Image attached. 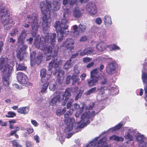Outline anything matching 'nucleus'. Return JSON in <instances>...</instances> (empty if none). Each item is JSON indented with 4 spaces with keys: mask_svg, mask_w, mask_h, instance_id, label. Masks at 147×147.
I'll use <instances>...</instances> for the list:
<instances>
[{
    "mask_svg": "<svg viewBox=\"0 0 147 147\" xmlns=\"http://www.w3.org/2000/svg\"><path fill=\"white\" fill-rule=\"evenodd\" d=\"M3 69V71L2 82L6 86L9 85V77L11 76L13 71V67L8 63H6V58L3 57L0 58V70Z\"/></svg>",
    "mask_w": 147,
    "mask_h": 147,
    "instance_id": "nucleus-1",
    "label": "nucleus"
},
{
    "mask_svg": "<svg viewBox=\"0 0 147 147\" xmlns=\"http://www.w3.org/2000/svg\"><path fill=\"white\" fill-rule=\"evenodd\" d=\"M40 7L42 15V29L44 32L47 31L48 27L49 18L47 17L48 11L50 12L51 8V4L50 2L47 0L41 1L40 3Z\"/></svg>",
    "mask_w": 147,
    "mask_h": 147,
    "instance_id": "nucleus-2",
    "label": "nucleus"
},
{
    "mask_svg": "<svg viewBox=\"0 0 147 147\" xmlns=\"http://www.w3.org/2000/svg\"><path fill=\"white\" fill-rule=\"evenodd\" d=\"M5 7H0V18L5 30L10 29L14 24L13 21L10 18V15Z\"/></svg>",
    "mask_w": 147,
    "mask_h": 147,
    "instance_id": "nucleus-3",
    "label": "nucleus"
},
{
    "mask_svg": "<svg viewBox=\"0 0 147 147\" xmlns=\"http://www.w3.org/2000/svg\"><path fill=\"white\" fill-rule=\"evenodd\" d=\"M67 20L65 19H62L61 22L56 21L55 22V28L57 32H59L61 35L60 38L58 39V42H60L63 40V34L67 35L69 34V31L68 30L69 26L67 25Z\"/></svg>",
    "mask_w": 147,
    "mask_h": 147,
    "instance_id": "nucleus-4",
    "label": "nucleus"
},
{
    "mask_svg": "<svg viewBox=\"0 0 147 147\" xmlns=\"http://www.w3.org/2000/svg\"><path fill=\"white\" fill-rule=\"evenodd\" d=\"M28 19L27 22L28 24L31 23L32 30L33 31H36L38 28V16L36 13H33L27 16Z\"/></svg>",
    "mask_w": 147,
    "mask_h": 147,
    "instance_id": "nucleus-5",
    "label": "nucleus"
},
{
    "mask_svg": "<svg viewBox=\"0 0 147 147\" xmlns=\"http://www.w3.org/2000/svg\"><path fill=\"white\" fill-rule=\"evenodd\" d=\"M44 36H42L40 38L37 37L34 39V44L35 47L37 49H40L42 51L45 50L46 48L47 44L45 43V39Z\"/></svg>",
    "mask_w": 147,
    "mask_h": 147,
    "instance_id": "nucleus-6",
    "label": "nucleus"
},
{
    "mask_svg": "<svg viewBox=\"0 0 147 147\" xmlns=\"http://www.w3.org/2000/svg\"><path fill=\"white\" fill-rule=\"evenodd\" d=\"M42 36H44V37L45 38L46 44L47 45L51 43L53 47V45H54L55 42H56V34L55 33L52 34L48 33H45L44 35Z\"/></svg>",
    "mask_w": 147,
    "mask_h": 147,
    "instance_id": "nucleus-7",
    "label": "nucleus"
},
{
    "mask_svg": "<svg viewBox=\"0 0 147 147\" xmlns=\"http://www.w3.org/2000/svg\"><path fill=\"white\" fill-rule=\"evenodd\" d=\"M75 43L74 40L71 38L66 39L65 41L63 42L61 45L62 47L64 46L67 50H69L71 51L74 49V45Z\"/></svg>",
    "mask_w": 147,
    "mask_h": 147,
    "instance_id": "nucleus-8",
    "label": "nucleus"
},
{
    "mask_svg": "<svg viewBox=\"0 0 147 147\" xmlns=\"http://www.w3.org/2000/svg\"><path fill=\"white\" fill-rule=\"evenodd\" d=\"M17 79L19 83L22 84H26L28 81V78L26 75L22 72H20L16 74Z\"/></svg>",
    "mask_w": 147,
    "mask_h": 147,
    "instance_id": "nucleus-9",
    "label": "nucleus"
},
{
    "mask_svg": "<svg viewBox=\"0 0 147 147\" xmlns=\"http://www.w3.org/2000/svg\"><path fill=\"white\" fill-rule=\"evenodd\" d=\"M117 67V65L115 62H110L106 67L107 73L110 75H113L115 73Z\"/></svg>",
    "mask_w": 147,
    "mask_h": 147,
    "instance_id": "nucleus-10",
    "label": "nucleus"
},
{
    "mask_svg": "<svg viewBox=\"0 0 147 147\" xmlns=\"http://www.w3.org/2000/svg\"><path fill=\"white\" fill-rule=\"evenodd\" d=\"M87 11L92 15H95L97 13V8L94 3L90 2L87 4L86 6Z\"/></svg>",
    "mask_w": 147,
    "mask_h": 147,
    "instance_id": "nucleus-11",
    "label": "nucleus"
},
{
    "mask_svg": "<svg viewBox=\"0 0 147 147\" xmlns=\"http://www.w3.org/2000/svg\"><path fill=\"white\" fill-rule=\"evenodd\" d=\"M87 11L92 15H95L97 13V8L94 3L90 2L87 4L86 6Z\"/></svg>",
    "mask_w": 147,
    "mask_h": 147,
    "instance_id": "nucleus-12",
    "label": "nucleus"
},
{
    "mask_svg": "<svg viewBox=\"0 0 147 147\" xmlns=\"http://www.w3.org/2000/svg\"><path fill=\"white\" fill-rule=\"evenodd\" d=\"M87 11L92 15H95L97 13V8L94 3L90 2L87 4L86 6Z\"/></svg>",
    "mask_w": 147,
    "mask_h": 147,
    "instance_id": "nucleus-13",
    "label": "nucleus"
},
{
    "mask_svg": "<svg viewBox=\"0 0 147 147\" xmlns=\"http://www.w3.org/2000/svg\"><path fill=\"white\" fill-rule=\"evenodd\" d=\"M74 119L71 118H65L64 121L67 125L66 130L68 131H70L73 129V123Z\"/></svg>",
    "mask_w": 147,
    "mask_h": 147,
    "instance_id": "nucleus-14",
    "label": "nucleus"
},
{
    "mask_svg": "<svg viewBox=\"0 0 147 147\" xmlns=\"http://www.w3.org/2000/svg\"><path fill=\"white\" fill-rule=\"evenodd\" d=\"M96 115L95 112L94 111H92L91 113L88 111L84 113L81 116V121L84 122L85 121L92 117H94Z\"/></svg>",
    "mask_w": 147,
    "mask_h": 147,
    "instance_id": "nucleus-15",
    "label": "nucleus"
},
{
    "mask_svg": "<svg viewBox=\"0 0 147 147\" xmlns=\"http://www.w3.org/2000/svg\"><path fill=\"white\" fill-rule=\"evenodd\" d=\"M52 53V59L54 67L56 68L59 66V65H61L62 61L61 60L57 61V51L53 52Z\"/></svg>",
    "mask_w": 147,
    "mask_h": 147,
    "instance_id": "nucleus-16",
    "label": "nucleus"
},
{
    "mask_svg": "<svg viewBox=\"0 0 147 147\" xmlns=\"http://www.w3.org/2000/svg\"><path fill=\"white\" fill-rule=\"evenodd\" d=\"M97 147H108L107 142V139L106 137H104L100 139L96 142Z\"/></svg>",
    "mask_w": 147,
    "mask_h": 147,
    "instance_id": "nucleus-17",
    "label": "nucleus"
},
{
    "mask_svg": "<svg viewBox=\"0 0 147 147\" xmlns=\"http://www.w3.org/2000/svg\"><path fill=\"white\" fill-rule=\"evenodd\" d=\"M98 78L90 77V79L87 80V84L88 87H91L95 86L98 82Z\"/></svg>",
    "mask_w": 147,
    "mask_h": 147,
    "instance_id": "nucleus-18",
    "label": "nucleus"
},
{
    "mask_svg": "<svg viewBox=\"0 0 147 147\" xmlns=\"http://www.w3.org/2000/svg\"><path fill=\"white\" fill-rule=\"evenodd\" d=\"M94 50V48L92 47H86L83 52L80 53V55L82 56L86 55L91 54L93 53Z\"/></svg>",
    "mask_w": 147,
    "mask_h": 147,
    "instance_id": "nucleus-19",
    "label": "nucleus"
},
{
    "mask_svg": "<svg viewBox=\"0 0 147 147\" xmlns=\"http://www.w3.org/2000/svg\"><path fill=\"white\" fill-rule=\"evenodd\" d=\"M73 16L75 18H78L82 15V13L78 7L74 8L73 10Z\"/></svg>",
    "mask_w": 147,
    "mask_h": 147,
    "instance_id": "nucleus-20",
    "label": "nucleus"
},
{
    "mask_svg": "<svg viewBox=\"0 0 147 147\" xmlns=\"http://www.w3.org/2000/svg\"><path fill=\"white\" fill-rule=\"evenodd\" d=\"M49 44H47L46 45V47L45 50H42V51H47L48 53H51V57H52L53 52H55L57 51V55H58V52L59 47H56L52 51L53 48L51 47V46H48Z\"/></svg>",
    "mask_w": 147,
    "mask_h": 147,
    "instance_id": "nucleus-21",
    "label": "nucleus"
},
{
    "mask_svg": "<svg viewBox=\"0 0 147 147\" xmlns=\"http://www.w3.org/2000/svg\"><path fill=\"white\" fill-rule=\"evenodd\" d=\"M142 78L143 82H144L147 86V74L146 72H143L142 74ZM145 97H144L146 100L147 102V87L144 89Z\"/></svg>",
    "mask_w": 147,
    "mask_h": 147,
    "instance_id": "nucleus-22",
    "label": "nucleus"
},
{
    "mask_svg": "<svg viewBox=\"0 0 147 147\" xmlns=\"http://www.w3.org/2000/svg\"><path fill=\"white\" fill-rule=\"evenodd\" d=\"M64 74L63 71L61 69H57L54 71L53 75L57 76V80L59 81L61 78V76H63Z\"/></svg>",
    "mask_w": 147,
    "mask_h": 147,
    "instance_id": "nucleus-23",
    "label": "nucleus"
},
{
    "mask_svg": "<svg viewBox=\"0 0 147 147\" xmlns=\"http://www.w3.org/2000/svg\"><path fill=\"white\" fill-rule=\"evenodd\" d=\"M51 74H47V81L45 84H43L41 88V93H44L46 92L48 88V86L49 85V82H47L49 78H50L51 76Z\"/></svg>",
    "mask_w": 147,
    "mask_h": 147,
    "instance_id": "nucleus-24",
    "label": "nucleus"
},
{
    "mask_svg": "<svg viewBox=\"0 0 147 147\" xmlns=\"http://www.w3.org/2000/svg\"><path fill=\"white\" fill-rule=\"evenodd\" d=\"M71 89L69 88H67L63 95V98L62 99V100H63L64 98L65 97L64 102V103H66L67 100L69 99V97L71 96L70 93Z\"/></svg>",
    "mask_w": 147,
    "mask_h": 147,
    "instance_id": "nucleus-25",
    "label": "nucleus"
},
{
    "mask_svg": "<svg viewBox=\"0 0 147 147\" xmlns=\"http://www.w3.org/2000/svg\"><path fill=\"white\" fill-rule=\"evenodd\" d=\"M96 47L99 51H103L106 49L107 46L105 43L100 42L97 45Z\"/></svg>",
    "mask_w": 147,
    "mask_h": 147,
    "instance_id": "nucleus-26",
    "label": "nucleus"
},
{
    "mask_svg": "<svg viewBox=\"0 0 147 147\" xmlns=\"http://www.w3.org/2000/svg\"><path fill=\"white\" fill-rule=\"evenodd\" d=\"M56 94L55 95H54L53 97L51 100V102L53 105L55 104L57 101L60 102L62 100L60 99L59 93H56Z\"/></svg>",
    "mask_w": 147,
    "mask_h": 147,
    "instance_id": "nucleus-27",
    "label": "nucleus"
},
{
    "mask_svg": "<svg viewBox=\"0 0 147 147\" xmlns=\"http://www.w3.org/2000/svg\"><path fill=\"white\" fill-rule=\"evenodd\" d=\"M46 70L45 69H42L40 71V76L41 77V81L43 83L46 82Z\"/></svg>",
    "mask_w": 147,
    "mask_h": 147,
    "instance_id": "nucleus-28",
    "label": "nucleus"
},
{
    "mask_svg": "<svg viewBox=\"0 0 147 147\" xmlns=\"http://www.w3.org/2000/svg\"><path fill=\"white\" fill-rule=\"evenodd\" d=\"M29 111L28 108L26 107H22L18 109L17 111L20 114H25L28 113Z\"/></svg>",
    "mask_w": 147,
    "mask_h": 147,
    "instance_id": "nucleus-29",
    "label": "nucleus"
},
{
    "mask_svg": "<svg viewBox=\"0 0 147 147\" xmlns=\"http://www.w3.org/2000/svg\"><path fill=\"white\" fill-rule=\"evenodd\" d=\"M27 67L25 66L24 62L22 63L19 62V63L16 66V69L17 71H25L26 70Z\"/></svg>",
    "mask_w": 147,
    "mask_h": 147,
    "instance_id": "nucleus-30",
    "label": "nucleus"
},
{
    "mask_svg": "<svg viewBox=\"0 0 147 147\" xmlns=\"http://www.w3.org/2000/svg\"><path fill=\"white\" fill-rule=\"evenodd\" d=\"M14 129L15 130L11 131L9 133V136H14L16 138H18L19 137V136L16 133L17 131L19 130L20 128L18 127L15 126L14 127Z\"/></svg>",
    "mask_w": 147,
    "mask_h": 147,
    "instance_id": "nucleus-31",
    "label": "nucleus"
},
{
    "mask_svg": "<svg viewBox=\"0 0 147 147\" xmlns=\"http://www.w3.org/2000/svg\"><path fill=\"white\" fill-rule=\"evenodd\" d=\"M104 20L105 25L108 26L112 24V22L110 17L107 16H105L104 18Z\"/></svg>",
    "mask_w": 147,
    "mask_h": 147,
    "instance_id": "nucleus-32",
    "label": "nucleus"
},
{
    "mask_svg": "<svg viewBox=\"0 0 147 147\" xmlns=\"http://www.w3.org/2000/svg\"><path fill=\"white\" fill-rule=\"evenodd\" d=\"M98 137L96 138L94 140L87 144L86 147H95L96 145V142L98 140Z\"/></svg>",
    "mask_w": 147,
    "mask_h": 147,
    "instance_id": "nucleus-33",
    "label": "nucleus"
},
{
    "mask_svg": "<svg viewBox=\"0 0 147 147\" xmlns=\"http://www.w3.org/2000/svg\"><path fill=\"white\" fill-rule=\"evenodd\" d=\"M43 56L42 53H39L36 57L35 62L38 65L40 64L43 61Z\"/></svg>",
    "mask_w": 147,
    "mask_h": 147,
    "instance_id": "nucleus-34",
    "label": "nucleus"
},
{
    "mask_svg": "<svg viewBox=\"0 0 147 147\" xmlns=\"http://www.w3.org/2000/svg\"><path fill=\"white\" fill-rule=\"evenodd\" d=\"M109 139L111 140H114L117 141H123V138L121 137H119L116 135H113L109 137Z\"/></svg>",
    "mask_w": 147,
    "mask_h": 147,
    "instance_id": "nucleus-35",
    "label": "nucleus"
},
{
    "mask_svg": "<svg viewBox=\"0 0 147 147\" xmlns=\"http://www.w3.org/2000/svg\"><path fill=\"white\" fill-rule=\"evenodd\" d=\"M66 108L64 107L62 110L61 109H58L56 111V114L57 116H60L63 115L66 112Z\"/></svg>",
    "mask_w": 147,
    "mask_h": 147,
    "instance_id": "nucleus-36",
    "label": "nucleus"
},
{
    "mask_svg": "<svg viewBox=\"0 0 147 147\" xmlns=\"http://www.w3.org/2000/svg\"><path fill=\"white\" fill-rule=\"evenodd\" d=\"M78 68V67H74V72L72 75V79H74L77 77H78V74L80 73V71Z\"/></svg>",
    "mask_w": 147,
    "mask_h": 147,
    "instance_id": "nucleus-37",
    "label": "nucleus"
},
{
    "mask_svg": "<svg viewBox=\"0 0 147 147\" xmlns=\"http://www.w3.org/2000/svg\"><path fill=\"white\" fill-rule=\"evenodd\" d=\"M25 54V53H23L20 52V51H17L16 56L17 58H18L19 60V62H21L23 60L24 61V54Z\"/></svg>",
    "mask_w": 147,
    "mask_h": 147,
    "instance_id": "nucleus-38",
    "label": "nucleus"
},
{
    "mask_svg": "<svg viewBox=\"0 0 147 147\" xmlns=\"http://www.w3.org/2000/svg\"><path fill=\"white\" fill-rule=\"evenodd\" d=\"M108 47L111 51L119 50L120 49V48L116 45L113 44H111L110 45L107 46Z\"/></svg>",
    "mask_w": 147,
    "mask_h": 147,
    "instance_id": "nucleus-39",
    "label": "nucleus"
},
{
    "mask_svg": "<svg viewBox=\"0 0 147 147\" xmlns=\"http://www.w3.org/2000/svg\"><path fill=\"white\" fill-rule=\"evenodd\" d=\"M53 9L55 11H58L60 8L59 3L57 1H54L53 3Z\"/></svg>",
    "mask_w": 147,
    "mask_h": 147,
    "instance_id": "nucleus-40",
    "label": "nucleus"
},
{
    "mask_svg": "<svg viewBox=\"0 0 147 147\" xmlns=\"http://www.w3.org/2000/svg\"><path fill=\"white\" fill-rule=\"evenodd\" d=\"M79 32H84L86 30V26L83 24H80L79 26Z\"/></svg>",
    "mask_w": 147,
    "mask_h": 147,
    "instance_id": "nucleus-41",
    "label": "nucleus"
},
{
    "mask_svg": "<svg viewBox=\"0 0 147 147\" xmlns=\"http://www.w3.org/2000/svg\"><path fill=\"white\" fill-rule=\"evenodd\" d=\"M71 60L69 59L67 61L64 65V68L65 69H67L71 67Z\"/></svg>",
    "mask_w": 147,
    "mask_h": 147,
    "instance_id": "nucleus-42",
    "label": "nucleus"
},
{
    "mask_svg": "<svg viewBox=\"0 0 147 147\" xmlns=\"http://www.w3.org/2000/svg\"><path fill=\"white\" fill-rule=\"evenodd\" d=\"M122 123H120L116 125L115 127L111 128V129L113 131H115L120 129L122 127Z\"/></svg>",
    "mask_w": 147,
    "mask_h": 147,
    "instance_id": "nucleus-43",
    "label": "nucleus"
},
{
    "mask_svg": "<svg viewBox=\"0 0 147 147\" xmlns=\"http://www.w3.org/2000/svg\"><path fill=\"white\" fill-rule=\"evenodd\" d=\"M98 72V69L96 68L94 69L91 71L90 74V77L93 78H98V77L96 76H95L96 75Z\"/></svg>",
    "mask_w": 147,
    "mask_h": 147,
    "instance_id": "nucleus-44",
    "label": "nucleus"
},
{
    "mask_svg": "<svg viewBox=\"0 0 147 147\" xmlns=\"http://www.w3.org/2000/svg\"><path fill=\"white\" fill-rule=\"evenodd\" d=\"M73 110L72 109H70L69 111H67L64 115V117L65 118H70L69 117L72 114Z\"/></svg>",
    "mask_w": 147,
    "mask_h": 147,
    "instance_id": "nucleus-45",
    "label": "nucleus"
},
{
    "mask_svg": "<svg viewBox=\"0 0 147 147\" xmlns=\"http://www.w3.org/2000/svg\"><path fill=\"white\" fill-rule=\"evenodd\" d=\"M16 116V113L12 111H9L7 112V115H5V117L7 118H13Z\"/></svg>",
    "mask_w": 147,
    "mask_h": 147,
    "instance_id": "nucleus-46",
    "label": "nucleus"
},
{
    "mask_svg": "<svg viewBox=\"0 0 147 147\" xmlns=\"http://www.w3.org/2000/svg\"><path fill=\"white\" fill-rule=\"evenodd\" d=\"M96 88L94 87L90 89L85 93L86 95H88L94 93L96 90Z\"/></svg>",
    "mask_w": 147,
    "mask_h": 147,
    "instance_id": "nucleus-47",
    "label": "nucleus"
},
{
    "mask_svg": "<svg viewBox=\"0 0 147 147\" xmlns=\"http://www.w3.org/2000/svg\"><path fill=\"white\" fill-rule=\"evenodd\" d=\"M18 140H14L12 141V144L13 147H22L21 145H20L18 142Z\"/></svg>",
    "mask_w": 147,
    "mask_h": 147,
    "instance_id": "nucleus-48",
    "label": "nucleus"
},
{
    "mask_svg": "<svg viewBox=\"0 0 147 147\" xmlns=\"http://www.w3.org/2000/svg\"><path fill=\"white\" fill-rule=\"evenodd\" d=\"M18 32V29L16 28H13L10 33L11 36H16Z\"/></svg>",
    "mask_w": 147,
    "mask_h": 147,
    "instance_id": "nucleus-49",
    "label": "nucleus"
},
{
    "mask_svg": "<svg viewBox=\"0 0 147 147\" xmlns=\"http://www.w3.org/2000/svg\"><path fill=\"white\" fill-rule=\"evenodd\" d=\"M28 48V46L25 45H23L22 47L20 48V50L17 51H20V52L23 53H25L26 49Z\"/></svg>",
    "mask_w": 147,
    "mask_h": 147,
    "instance_id": "nucleus-50",
    "label": "nucleus"
},
{
    "mask_svg": "<svg viewBox=\"0 0 147 147\" xmlns=\"http://www.w3.org/2000/svg\"><path fill=\"white\" fill-rule=\"evenodd\" d=\"M25 39L19 36L18 38L17 42L20 44H23L24 43V40Z\"/></svg>",
    "mask_w": 147,
    "mask_h": 147,
    "instance_id": "nucleus-51",
    "label": "nucleus"
},
{
    "mask_svg": "<svg viewBox=\"0 0 147 147\" xmlns=\"http://www.w3.org/2000/svg\"><path fill=\"white\" fill-rule=\"evenodd\" d=\"M84 109V106H83L80 109L79 112L78 111L76 113L75 115V116L77 118L79 116L81 115L80 113H82L83 112Z\"/></svg>",
    "mask_w": 147,
    "mask_h": 147,
    "instance_id": "nucleus-52",
    "label": "nucleus"
},
{
    "mask_svg": "<svg viewBox=\"0 0 147 147\" xmlns=\"http://www.w3.org/2000/svg\"><path fill=\"white\" fill-rule=\"evenodd\" d=\"M79 2L78 0H69V5L70 7H73L77 2Z\"/></svg>",
    "mask_w": 147,
    "mask_h": 147,
    "instance_id": "nucleus-53",
    "label": "nucleus"
},
{
    "mask_svg": "<svg viewBox=\"0 0 147 147\" xmlns=\"http://www.w3.org/2000/svg\"><path fill=\"white\" fill-rule=\"evenodd\" d=\"M125 137L126 139L130 141L132 140L133 139V137L129 132L127 133V135H125Z\"/></svg>",
    "mask_w": 147,
    "mask_h": 147,
    "instance_id": "nucleus-54",
    "label": "nucleus"
},
{
    "mask_svg": "<svg viewBox=\"0 0 147 147\" xmlns=\"http://www.w3.org/2000/svg\"><path fill=\"white\" fill-rule=\"evenodd\" d=\"M26 35V30L23 29L22 30V32L19 36L22 37H23V38L24 39H25Z\"/></svg>",
    "mask_w": 147,
    "mask_h": 147,
    "instance_id": "nucleus-55",
    "label": "nucleus"
},
{
    "mask_svg": "<svg viewBox=\"0 0 147 147\" xmlns=\"http://www.w3.org/2000/svg\"><path fill=\"white\" fill-rule=\"evenodd\" d=\"M73 29L74 30V33L75 34V33L77 35L79 34V32L78 31V26L76 25H74L73 27Z\"/></svg>",
    "mask_w": 147,
    "mask_h": 147,
    "instance_id": "nucleus-56",
    "label": "nucleus"
},
{
    "mask_svg": "<svg viewBox=\"0 0 147 147\" xmlns=\"http://www.w3.org/2000/svg\"><path fill=\"white\" fill-rule=\"evenodd\" d=\"M73 80L72 84V85H75L76 83H79V82L80 79L78 77H77L74 79H72Z\"/></svg>",
    "mask_w": 147,
    "mask_h": 147,
    "instance_id": "nucleus-57",
    "label": "nucleus"
},
{
    "mask_svg": "<svg viewBox=\"0 0 147 147\" xmlns=\"http://www.w3.org/2000/svg\"><path fill=\"white\" fill-rule=\"evenodd\" d=\"M71 79H72V77L71 76H68L66 80V83L67 84H69L70 83V80Z\"/></svg>",
    "mask_w": 147,
    "mask_h": 147,
    "instance_id": "nucleus-58",
    "label": "nucleus"
},
{
    "mask_svg": "<svg viewBox=\"0 0 147 147\" xmlns=\"http://www.w3.org/2000/svg\"><path fill=\"white\" fill-rule=\"evenodd\" d=\"M56 88V85L54 84H50L49 86V89L52 91H54L55 90Z\"/></svg>",
    "mask_w": 147,
    "mask_h": 147,
    "instance_id": "nucleus-59",
    "label": "nucleus"
},
{
    "mask_svg": "<svg viewBox=\"0 0 147 147\" xmlns=\"http://www.w3.org/2000/svg\"><path fill=\"white\" fill-rule=\"evenodd\" d=\"M53 61L52 60V61L49 63V65L48 66V70L49 71H51L52 69L53 68Z\"/></svg>",
    "mask_w": 147,
    "mask_h": 147,
    "instance_id": "nucleus-60",
    "label": "nucleus"
},
{
    "mask_svg": "<svg viewBox=\"0 0 147 147\" xmlns=\"http://www.w3.org/2000/svg\"><path fill=\"white\" fill-rule=\"evenodd\" d=\"M30 57L31 58L30 60V63L31 65L32 66H34L35 65V63L34 61V57L32 58V55H31L30 56Z\"/></svg>",
    "mask_w": 147,
    "mask_h": 147,
    "instance_id": "nucleus-61",
    "label": "nucleus"
},
{
    "mask_svg": "<svg viewBox=\"0 0 147 147\" xmlns=\"http://www.w3.org/2000/svg\"><path fill=\"white\" fill-rule=\"evenodd\" d=\"M95 21L96 23L98 25L100 24L102 22L101 18L99 17L96 19Z\"/></svg>",
    "mask_w": 147,
    "mask_h": 147,
    "instance_id": "nucleus-62",
    "label": "nucleus"
},
{
    "mask_svg": "<svg viewBox=\"0 0 147 147\" xmlns=\"http://www.w3.org/2000/svg\"><path fill=\"white\" fill-rule=\"evenodd\" d=\"M27 131L28 134H30L33 132L34 129L32 127L28 128H27Z\"/></svg>",
    "mask_w": 147,
    "mask_h": 147,
    "instance_id": "nucleus-63",
    "label": "nucleus"
},
{
    "mask_svg": "<svg viewBox=\"0 0 147 147\" xmlns=\"http://www.w3.org/2000/svg\"><path fill=\"white\" fill-rule=\"evenodd\" d=\"M34 140L36 141L37 143H39L40 142V138L38 136L35 135L34 136Z\"/></svg>",
    "mask_w": 147,
    "mask_h": 147,
    "instance_id": "nucleus-64",
    "label": "nucleus"
}]
</instances>
